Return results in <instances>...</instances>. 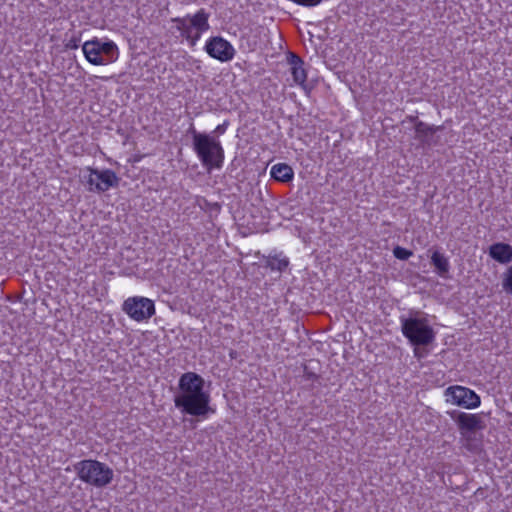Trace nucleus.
<instances>
[{"mask_svg": "<svg viewBox=\"0 0 512 512\" xmlns=\"http://www.w3.org/2000/svg\"><path fill=\"white\" fill-rule=\"evenodd\" d=\"M269 264L272 269H277L279 271H282L288 266V260L287 259H273L270 261Z\"/></svg>", "mask_w": 512, "mask_h": 512, "instance_id": "nucleus-18", "label": "nucleus"}, {"mask_svg": "<svg viewBox=\"0 0 512 512\" xmlns=\"http://www.w3.org/2000/svg\"><path fill=\"white\" fill-rule=\"evenodd\" d=\"M489 255L501 264L510 263L512 261V246L502 242L495 243L490 246Z\"/></svg>", "mask_w": 512, "mask_h": 512, "instance_id": "nucleus-12", "label": "nucleus"}, {"mask_svg": "<svg viewBox=\"0 0 512 512\" xmlns=\"http://www.w3.org/2000/svg\"><path fill=\"white\" fill-rule=\"evenodd\" d=\"M208 19L209 13L202 8L194 15L188 14L184 17L173 18L172 22L175 23L176 29L189 42L190 46H195L201 35L210 28Z\"/></svg>", "mask_w": 512, "mask_h": 512, "instance_id": "nucleus-4", "label": "nucleus"}, {"mask_svg": "<svg viewBox=\"0 0 512 512\" xmlns=\"http://www.w3.org/2000/svg\"><path fill=\"white\" fill-rule=\"evenodd\" d=\"M431 263L435 267V270L439 276H447L450 269V264L448 258L443 253H440L437 250L434 251L431 255Z\"/></svg>", "mask_w": 512, "mask_h": 512, "instance_id": "nucleus-14", "label": "nucleus"}, {"mask_svg": "<svg viewBox=\"0 0 512 512\" xmlns=\"http://www.w3.org/2000/svg\"><path fill=\"white\" fill-rule=\"evenodd\" d=\"M86 182L89 185V191L101 193L108 191L112 187H117L119 178L116 173L110 169H89Z\"/></svg>", "mask_w": 512, "mask_h": 512, "instance_id": "nucleus-10", "label": "nucleus"}, {"mask_svg": "<svg viewBox=\"0 0 512 512\" xmlns=\"http://www.w3.org/2000/svg\"><path fill=\"white\" fill-rule=\"evenodd\" d=\"M204 379L194 373H184L179 379V392L174 404L182 412L192 416H203L209 411L210 395L204 390Z\"/></svg>", "mask_w": 512, "mask_h": 512, "instance_id": "nucleus-1", "label": "nucleus"}, {"mask_svg": "<svg viewBox=\"0 0 512 512\" xmlns=\"http://www.w3.org/2000/svg\"><path fill=\"white\" fill-rule=\"evenodd\" d=\"M193 149L202 165L211 170L221 168L224 161V150L220 141L210 134L192 131Z\"/></svg>", "mask_w": 512, "mask_h": 512, "instance_id": "nucleus-2", "label": "nucleus"}, {"mask_svg": "<svg viewBox=\"0 0 512 512\" xmlns=\"http://www.w3.org/2000/svg\"><path fill=\"white\" fill-rule=\"evenodd\" d=\"M393 253L394 256L400 260H407L412 255L411 251L399 246L394 248Z\"/></svg>", "mask_w": 512, "mask_h": 512, "instance_id": "nucleus-17", "label": "nucleus"}, {"mask_svg": "<svg viewBox=\"0 0 512 512\" xmlns=\"http://www.w3.org/2000/svg\"><path fill=\"white\" fill-rule=\"evenodd\" d=\"M446 402L465 409H475L481 404V399L473 390L454 385L446 388L444 391Z\"/></svg>", "mask_w": 512, "mask_h": 512, "instance_id": "nucleus-8", "label": "nucleus"}, {"mask_svg": "<svg viewBox=\"0 0 512 512\" xmlns=\"http://www.w3.org/2000/svg\"><path fill=\"white\" fill-rule=\"evenodd\" d=\"M401 327L403 335L413 345H428L435 338L434 331L425 318H402Z\"/></svg>", "mask_w": 512, "mask_h": 512, "instance_id": "nucleus-5", "label": "nucleus"}, {"mask_svg": "<svg viewBox=\"0 0 512 512\" xmlns=\"http://www.w3.org/2000/svg\"><path fill=\"white\" fill-rule=\"evenodd\" d=\"M74 471L79 479L89 485L101 488L111 483L113 470L97 460L86 459L74 464Z\"/></svg>", "mask_w": 512, "mask_h": 512, "instance_id": "nucleus-3", "label": "nucleus"}, {"mask_svg": "<svg viewBox=\"0 0 512 512\" xmlns=\"http://www.w3.org/2000/svg\"><path fill=\"white\" fill-rule=\"evenodd\" d=\"M502 285L505 291L512 294V266L505 272Z\"/></svg>", "mask_w": 512, "mask_h": 512, "instance_id": "nucleus-16", "label": "nucleus"}, {"mask_svg": "<svg viewBox=\"0 0 512 512\" xmlns=\"http://www.w3.org/2000/svg\"><path fill=\"white\" fill-rule=\"evenodd\" d=\"M449 416L457 424L460 435L470 440L472 434L485 428V422L480 414H470L457 410L449 411Z\"/></svg>", "mask_w": 512, "mask_h": 512, "instance_id": "nucleus-9", "label": "nucleus"}, {"mask_svg": "<svg viewBox=\"0 0 512 512\" xmlns=\"http://www.w3.org/2000/svg\"><path fill=\"white\" fill-rule=\"evenodd\" d=\"M215 131L218 132V133H224L225 126L224 125H219V126H217Z\"/></svg>", "mask_w": 512, "mask_h": 512, "instance_id": "nucleus-19", "label": "nucleus"}, {"mask_svg": "<svg viewBox=\"0 0 512 512\" xmlns=\"http://www.w3.org/2000/svg\"><path fill=\"white\" fill-rule=\"evenodd\" d=\"M122 310L134 321L144 322L155 314V305L149 298L134 296L124 301Z\"/></svg>", "mask_w": 512, "mask_h": 512, "instance_id": "nucleus-7", "label": "nucleus"}, {"mask_svg": "<svg viewBox=\"0 0 512 512\" xmlns=\"http://www.w3.org/2000/svg\"><path fill=\"white\" fill-rule=\"evenodd\" d=\"M205 51L210 57L221 62L230 61L235 55V49L230 42L219 36L212 37L207 41Z\"/></svg>", "mask_w": 512, "mask_h": 512, "instance_id": "nucleus-11", "label": "nucleus"}, {"mask_svg": "<svg viewBox=\"0 0 512 512\" xmlns=\"http://www.w3.org/2000/svg\"><path fill=\"white\" fill-rule=\"evenodd\" d=\"M270 174L275 180L281 182H288L294 176L292 168L285 163H278L272 166Z\"/></svg>", "mask_w": 512, "mask_h": 512, "instance_id": "nucleus-15", "label": "nucleus"}, {"mask_svg": "<svg viewBox=\"0 0 512 512\" xmlns=\"http://www.w3.org/2000/svg\"><path fill=\"white\" fill-rule=\"evenodd\" d=\"M87 61L93 65H106L116 60L117 47L112 41L102 42L95 39L86 41L82 46Z\"/></svg>", "mask_w": 512, "mask_h": 512, "instance_id": "nucleus-6", "label": "nucleus"}, {"mask_svg": "<svg viewBox=\"0 0 512 512\" xmlns=\"http://www.w3.org/2000/svg\"><path fill=\"white\" fill-rule=\"evenodd\" d=\"M288 62L291 66V74L296 84H304L307 79L306 70L304 68L303 60L296 54L291 53L288 56Z\"/></svg>", "mask_w": 512, "mask_h": 512, "instance_id": "nucleus-13", "label": "nucleus"}]
</instances>
